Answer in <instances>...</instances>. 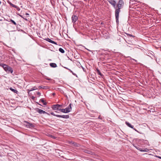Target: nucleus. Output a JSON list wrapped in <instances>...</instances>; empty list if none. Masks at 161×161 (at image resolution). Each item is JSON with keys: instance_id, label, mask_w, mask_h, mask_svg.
Instances as JSON below:
<instances>
[{"instance_id": "obj_1", "label": "nucleus", "mask_w": 161, "mask_h": 161, "mask_svg": "<svg viewBox=\"0 0 161 161\" xmlns=\"http://www.w3.org/2000/svg\"><path fill=\"white\" fill-rule=\"evenodd\" d=\"M124 5V2L123 0H119L118 3L116 4V8H115V15L117 23L119 22V14L121 11L120 9L122 8Z\"/></svg>"}, {"instance_id": "obj_2", "label": "nucleus", "mask_w": 161, "mask_h": 161, "mask_svg": "<svg viewBox=\"0 0 161 161\" xmlns=\"http://www.w3.org/2000/svg\"><path fill=\"white\" fill-rule=\"evenodd\" d=\"M52 108L53 110L58 111H70L71 110V104L70 103L68 107L65 108H63V105L56 104L53 105Z\"/></svg>"}, {"instance_id": "obj_3", "label": "nucleus", "mask_w": 161, "mask_h": 161, "mask_svg": "<svg viewBox=\"0 0 161 161\" xmlns=\"http://www.w3.org/2000/svg\"><path fill=\"white\" fill-rule=\"evenodd\" d=\"M0 66L3 68L4 70L8 73L12 74L13 70L12 68L4 64H1Z\"/></svg>"}, {"instance_id": "obj_4", "label": "nucleus", "mask_w": 161, "mask_h": 161, "mask_svg": "<svg viewBox=\"0 0 161 161\" xmlns=\"http://www.w3.org/2000/svg\"><path fill=\"white\" fill-rule=\"evenodd\" d=\"M24 125L27 128H32L34 127V125L26 121H24L23 123Z\"/></svg>"}, {"instance_id": "obj_5", "label": "nucleus", "mask_w": 161, "mask_h": 161, "mask_svg": "<svg viewBox=\"0 0 161 161\" xmlns=\"http://www.w3.org/2000/svg\"><path fill=\"white\" fill-rule=\"evenodd\" d=\"M108 1L115 9L116 8V5L117 3L114 0H108Z\"/></svg>"}, {"instance_id": "obj_6", "label": "nucleus", "mask_w": 161, "mask_h": 161, "mask_svg": "<svg viewBox=\"0 0 161 161\" xmlns=\"http://www.w3.org/2000/svg\"><path fill=\"white\" fill-rule=\"evenodd\" d=\"M134 146L138 150H139L141 152H147L149 151V150L147 148H145L144 149L142 150L141 148L139 147L138 146Z\"/></svg>"}, {"instance_id": "obj_7", "label": "nucleus", "mask_w": 161, "mask_h": 161, "mask_svg": "<svg viewBox=\"0 0 161 161\" xmlns=\"http://www.w3.org/2000/svg\"><path fill=\"white\" fill-rule=\"evenodd\" d=\"M71 18L72 22L73 23H75L78 19L77 16L75 15H73L72 16Z\"/></svg>"}, {"instance_id": "obj_8", "label": "nucleus", "mask_w": 161, "mask_h": 161, "mask_svg": "<svg viewBox=\"0 0 161 161\" xmlns=\"http://www.w3.org/2000/svg\"><path fill=\"white\" fill-rule=\"evenodd\" d=\"M84 152L85 153L91 154L94 155V152L92 151L89 150L88 149H86L84 150Z\"/></svg>"}, {"instance_id": "obj_9", "label": "nucleus", "mask_w": 161, "mask_h": 161, "mask_svg": "<svg viewBox=\"0 0 161 161\" xmlns=\"http://www.w3.org/2000/svg\"><path fill=\"white\" fill-rule=\"evenodd\" d=\"M45 40H46V41H47L49 42H50L54 44L55 45L57 44V43L56 42H55L54 41H52V40H51L49 38H46L45 39Z\"/></svg>"}, {"instance_id": "obj_10", "label": "nucleus", "mask_w": 161, "mask_h": 161, "mask_svg": "<svg viewBox=\"0 0 161 161\" xmlns=\"http://www.w3.org/2000/svg\"><path fill=\"white\" fill-rule=\"evenodd\" d=\"M22 15L25 16H26V18L25 19V20L26 21H29V14L27 13H23V14Z\"/></svg>"}, {"instance_id": "obj_11", "label": "nucleus", "mask_w": 161, "mask_h": 161, "mask_svg": "<svg viewBox=\"0 0 161 161\" xmlns=\"http://www.w3.org/2000/svg\"><path fill=\"white\" fill-rule=\"evenodd\" d=\"M138 2L137 1L135 0H130V5H135L136 3V2Z\"/></svg>"}, {"instance_id": "obj_12", "label": "nucleus", "mask_w": 161, "mask_h": 161, "mask_svg": "<svg viewBox=\"0 0 161 161\" xmlns=\"http://www.w3.org/2000/svg\"><path fill=\"white\" fill-rule=\"evenodd\" d=\"M50 66L53 68H55L57 67V64L55 63H51L49 64Z\"/></svg>"}, {"instance_id": "obj_13", "label": "nucleus", "mask_w": 161, "mask_h": 161, "mask_svg": "<svg viewBox=\"0 0 161 161\" xmlns=\"http://www.w3.org/2000/svg\"><path fill=\"white\" fill-rule=\"evenodd\" d=\"M126 124L129 127L131 128H133V126L131 125L128 122H125Z\"/></svg>"}, {"instance_id": "obj_14", "label": "nucleus", "mask_w": 161, "mask_h": 161, "mask_svg": "<svg viewBox=\"0 0 161 161\" xmlns=\"http://www.w3.org/2000/svg\"><path fill=\"white\" fill-rule=\"evenodd\" d=\"M96 71L97 73L100 76H103V75L101 73L100 70L98 69L97 68L96 69Z\"/></svg>"}, {"instance_id": "obj_15", "label": "nucleus", "mask_w": 161, "mask_h": 161, "mask_svg": "<svg viewBox=\"0 0 161 161\" xmlns=\"http://www.w3.org/2000/svg\"><path fill=\"white\" fill-rule=\"evenodd\" d=\"M40 102L42 103L44 105H46L47 104V103L45 102L44 100L43 99H40Z\"/></svg>"}, {"instance_id": "obj_16", "label": "nucleus", "mask_w": 161, "mask_h": 161, "mask_svg": "<svg viewBox=\"0 0 161 161\" xmlns=\"http://www.w3.org/2000/svg\"><path fill=\"white\" fill-rule=\"evenodd\" d=\"M61 118L64 119H68L69 118V116L68 115H62Z\"/></svg>"}, {"instance_id": "obj_17", "label": "nucleus", "mask_w": 161, "mask_h": 161, "mask_svg": "<svg viewBox=\"0 0 161 161\" xmlns=\"http://www.w3.org/2000/svg\"><path fill=\"white\" fill-rule=\"evenodd\" d=\"M59 51L60 52L62 53H64V50L61 48H60L59 49Z\"/></svg>"}, {"instance_id": "obj_18", "label": "nucleus", "mask_w": 161, "mask_h": 161, "mask_svg": "<svg viewBox=\"0 0 161 161\" xmlns=\"http://www.w3.org/2000/svg\"><path fill=\"white\" fill-rule=\"evenodd\" d=\"M37 88H31L30 89H28V93H29V92L31 91H33V90H36L37 89Z\"/></svg>"}, {"instance_id": "obj_19", "label": "nucleus", "mask_w": 161, "mask_h": 161, "mask_svg": "<svg viewBox=\"0 0 161 161\" xmlns=\"http://www.w3.org/2000/svg\"><path fill=\"white\" fill-rule=\"evenodd\" d=\"M10 89L11 90L12 92H14V93H16L17 92V91L16 90L12 88H11Z\"/></svg>"}, {"instance_id": "obj_20", "label": "nucleus", "mask_w": 161, "mask_h": 161, "mask_svg": "<svg viewBox=\"0 0 161 161\" xmlns=\"http://www.w3.org/2000/svg\"><path fill=\"white\" fill-rule=\"evenodd\" d=\"M40 114H48L47 113H46V111H37Z\"/></svg>"}, {"instance_id": "obj_21", "label": "nucleus", "mask_w": 161, "mask_h": 161, "mask_svg": "<svg viewBox=\"0 0 161 161\" xmlns=\"http://www.w3.org/2000/svg\"><path fill=\"white\" fill-rule=\"evenodd\" d=\"M47 86H39L38 88L40 89H45Z\"/></svg>"}, {"instance_id": "obj_22", "label": "nucleus", "mask_w": 161, "mask_h": 161, "mask_svg": "<svg viewBox=\"0 0 161 161\" xmlns=\"http://www.w3.org/2000/svg\"><path fill=\"white\" fill-rule=\"evenodd\" d=\"M126 34L128 36H130V37H134V36H133V35H131V34H128V33H126Z\"/></svg>"}, {"instance_id": "obj_23", "label": "nucleus", "mask_w": 161, "mask_h": 161, "mask_svg": "<svg viewBox=\"0 0 161 161\" xmlns=\"http://www.w3.org/2000/svg\"><path fill=\"white\" fill-rule=\"evenodd\" d=\"M10 21H11V22L13 23L14 25H16V22L13 20H12V19H11Z\"/></svg>"}, {"instance_id": "obj_24", "label": "nucleus", "mask_w": 161, "mask_h": 161, "mask_svg": "<svg viewBox=\"0 0 161 161\" xmlns=\"http://www.w3.org/2000/svg\"><path fill=\"white\" fill-rule=\"evenodd\" d=\"M21 17L23 18L25 20V19L26 18V16L24 15H21Z\"/></svg>"}, {"instance_id": "obj_25", "label": "nucleus", "mask_w": 161, "mask_h": 161, "mask_svg": "<svg viewBox=\"0 0 161 161\" xmlns=\"http://www.w3.org/2000/svg\"><path fill=\"white\" fill-rule=\"evenodd\" d=\"M55 116L57 117H61L62 115H56Z\"/></svg>"}, {"instance_id": "obj_26", "label": "nucleus", "mask_w": 161, "mask_h": 161, "mask_svg": "<svg viewBox=\"0 0 161 161\" xmlns=\"http://www.w3.org/2000/svg\"><path fill=\"white\" fill-rule=\"evenodd\" d=\"M37 94L39 96H40L41 95V93L39 92H37Z\"/></svg>"}, {"instance_id": "obj_27", "label": "nucleus", "mask_w": 161, "mask_h": 161, "mask_svg": "<svg viewBox=\"0 0 161 161\" xmlns=\"http://www.w3.org/2000/svg\"><path fill=\"white\" fill-rule=\"evenodd\" d=\"M70 72L71 73L73 74V75H76L75 73H74L73 72L72 70Z\"/></svg>"}, {"instance_id": "obj_28", "label": "nucleus", "mask_w": 161, "mask_h": 161, "mask_svg": "<svg viewBox=\"0 0 161 161\" xmlns=\"http://www.w3.org/2000/svg\"><path fill=\"white\" fill-rule=\"evenodd\" d=\"M61 112H63L64 113H68L70 111H61Z\"/></svg>"}, {"instance_id": "obj_29", "label": "nucleus", "mask_w": 161, "mask_h": 161, "mask_svg": "<svg viewBox=\"0 0 161 161\" xmlns=\"http://www.w3.org/2000/svg\"><path fill=\"white\" fill-rule=\"evenodd\" d=\"M73 144H74L75 146H77V145H77V143H75V142H74V143H73Z\"/></svg>"}, {"instance_id": "obj_30", "label": "nucleus", "mask_w": 161, "mask_h": 161, "mask_svg": "<svg viewBox=\"0 0 161 161\" xmlns=\"http://www.w3.org/2000/svg\"><path fill=\"white\" fill-rule=\"evenodd\" d=\"M156 156L160 159H161V157H160V156Z\"/></svg>"}, {"instance_id": "obj_31", "label": "nucleus", "mask_w": 161, "mask_h": 161, "mask_svg": "<svg viewBox=\"0 0 161 161\" xmlns=\"http://www.w3.org/2000/svg\"><path fill=\"white\" fill-rule=\"evenodd\" d=\"M46 79L47 80H51V79L49 78H46Z\"/></svg>"}, {"instance_id": "obj_32", "label": "nucleus", "mask_w": 161, "mask_h": 161, "mask_svg": "<svg viewBox=\"0 0 161 161\" xmlns=\"http://www.w3.org/2000/svg\"><path fill=\"white\" fill-rule=\"evenodd\" d=\"M11 5L13 6V7H15V5L12 4H11Z\"/></svg>"}, {"instance_id": "obj_33", "label": "nucleus", "mask_w": 161, "mask_h": 161, "mask_svg": "<svg viewBox=\"0 0 161 161\" xmlns=\"http://www.w3.org/2000/svg\"><path fill=\"white\" fill-rule=\"evenodd\" d=\"M51 113V114L52 115H55V114H54V113Z\"/></svg>"}, {"instance_id": "obj_34", "label": "nucleus", "mask_w": 161, "mask_h": 161, "mask_svg": "<svg viewBox=\"0 0 161 161\" xmlns=\"http://www.w3.org/2000/svg\"><path fill=\"white\" fill-rule=\"evenodd\" d=\"M64 68L65 69H67V70H68V69H69V68H67V67H64Z\"/></svg>"}, {"instance_id": "obj_35", "label": "nucleus", "mask_w": 161, "mask_h": 161, "mask_svg": "<svg viewBox=\"0 0 161 161\" xmlns=\"http://www.w3.org/2000/svg\"><path fill=\"white\" fill-rule=\"evenodd\" d=\"M64 68L65 69H67V70H68V69H69V68H67V67H64Z\"/></svg>"}, {"instance_id": "obj_36", "label": "nucleus", "mask_w": 161, "mask_h": 161, "mask_svg": "<svg viewBox=\"0 0 161 161\" xmlns=\"http://www.w3.org/2000/svg\"><path fill=\"white\" fill-rule=\"evenodd\" d=\"M38 111H43V110H42V109H38Z\"/></svg>"}, {"instance_id": "obj_37", "label": "nucleus", "mask_w": 161, "mask_h": 161, "mask_svg": "<svg viewBox=\"0 0 161 161\" xmlns=\"http://www.w3.org/2000/svg\"><path fill=\"white\" fill-rule=\"evenodd\" d=\"M53 95H55V93H53Z\"/></svg>"}, {"instance_id": "obj_38", "label": "nucleus", "mask_w": 161, "mask_h": 161, "mask_svg": "<svg viewBox=\"0 0 161 161\" xmlns=\"http://www.w3.org/2000/svg\"><path fill=\"white\" fill-rule=\"evenodd\" d=\"M68 70L70 72L71 71V70L70 69H68Z\"/></svg>"}, {"instance_id": "obj_39", "label": "nucleus", "mask_w": 161, "mask_h": 161, "mask_svg": "<svg viewBox=\"0 0 161 161\" xmlns=\"http://www.w3.org/2000/svg\"><path fill=\"white\" fill-rule=\"evenodd\" d=\"M68 70L70 72L71 71V70L70 69H68Z\"/></svg>"}, {"instance_id": "obj_40", "label": "nucleus", "mask_w": 161, "mask_h": 161, "mask_svg": "<svg viewBox=\"0 0 161 161\" xmlns=\"http://www.w3.org/2000/svg\"><path fill=\"white\" fill-rule=\"evenodd\" d=\"M68 70L70 72L71 71V70L70 69H68Z\"/></svg>"}, {"instance_id": "obj_41", "label": "nucleus", "mask_w": 161, "mask_h": 161, "mask_svg": "<svg viewBox=\"0 0 161 161\" xmlns=\"http://www.w3.org/2000/svg\"><path fill=\"white\" fill-rule=\"evenodd\" d=\"M33 88H36V86H34Z\"/></svg>"}, {"instance_id": "obj_42", "label": "nucleus", "mask_w": 161, "mask_h": 161, "mask_svg": "<svg viewBox=\"0 0 161 161\" xmlns=\"http://www.w3.org/2000/svg\"><path fill=\"white\" fill-rule=\"evenodd\" d=\"M20 31H22V30H20Z\"/></svg>"}, {"instance_id": "obj_43", "label": "nucleus", "mask_w": 161, "mask_h": 161, "mask_svg": "<svg viewBox=\"0 0 161 161\" xmlns=\"http://www.w3.org/2000/svg\"><path fill=\"white\" fill-rule=\"evenodd\" d=\"M98 118L100 119V116H99V117Z\"/></svg>"}, {"instance_id": "obj_44", "label": "nucleus", "mask_w": 161, "mask_h": 161, "mask_svg": "<svg viewBox=\"0 0 161 161\" xmlns=\"http://www.w3.org/2000/svg\"><path fill=\"white\" fill-rule=\"evenodd\" d=\"M1 4V1H0V4Z\"/></svg>"}]
</instances>
